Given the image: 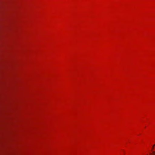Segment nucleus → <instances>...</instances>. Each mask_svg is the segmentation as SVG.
Wrapping results in <instances>:
<instances>
[{"mask_svg": "<svg viewBox=\"0 0 155 155\" xmlns=\"http://www.w3.org/2000/svg\"><path fill=\"white\" fill-rule=\"evenodd\" d=\"M153 147L155 146V144L153 146Z\"/></svg>", "mask_w": 155, "mask_h": 155, "instance_id": "obj_3", "label": "nucleus"}, {"mask_svg": "<svg viewBox=\"0 0 155 155\" xmlns=\"http://www.w3.org/2000/svg\"><path fill=\"white\" fill-rule=\"evenodd\" d=\"M153 155H155V151H153Z\"/></svg>", "mask_w": 155, "mask_h": 155, "instance_id": "obj_1", "label": "nucleus"}, {"mask_svg": "<svg viewBox=\"0 0 155 155\" xmlns=\"http://www.w3.org/2000/svg\"><path fill=\"white\" fill-rule=\"evenodd\" d=\"M154 147L153 146V149Z\"/></svg>", "mask_w": 155, "mask_h": 155, "instance_id": "obj_2", "label": "nucleus"}]
</instances>
